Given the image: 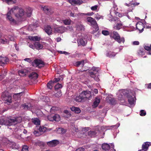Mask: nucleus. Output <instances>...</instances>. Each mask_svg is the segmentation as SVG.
<instances>
[{
	"label": "nucleus",
	"instance_id": "obj_1",
	"mask_svg": "<svg viewBox=\"0 0 151 151\" xmlns=\"http://www.w3.org/2000/svg\"><path fill=\"white\" fill-rule=\"evenodd\" d=\"M6 14V19L12 25H15L17 24V21L12 17V16L13 14L19 12L15 14V16L19 19L22 20L23 18L24 15V10L22 9H19L17 6H14L11 9L9 10Z\"/></svg>",
	"mask_w": 151,
	"mask_h": 151
},
{
	"label": "nucleus",
	"instance_id": "obj_2",
	"mask_svg": "<svg viewBox=\"0 0 151 151\" xmlns=\"http://www.w3.org/2000/svg\"><path fill=\"white\" fill-rule=\"evenodd\" d=\"M22 120V118L20 117L16 118H8L6 120L1 118L0 119V125L4 124L7 126L14 125L20 122Z\"/></svg>",
	"mask_w": 151,
	"mask_h": 151
},
{
	"label": "nucleus",
	"instance_id": "obj_3",
	"mask_svg": "<svg viewBox=\"0 0 151 151\" xmlns=\"http://www.w3.org/2000/svg\"><path fill=\"white\" fill-rule=\"evenodd\" d=\"M2 99L5 101V103L8 104H9L12 103V96L10 93L6 92H4L2 95Z\"/></svg>",
	"mask_w": 151,
	"mask_h": 151
},
{
	"label": "nucleus",
	"instance_id": "obj_4",
	"mask_svg": "<svg viewBox=\"0 0 151 151\" xmlns=\"http://www.w3.org/2000/svg\"><path fill=\"white\" fill-rule=\"evenodd\" d=\"M111 35L112 36L113 38L119 43H121L122 42L124 43L125 41L124 38L123 37L120 38V36L117 32L114 31L111 34Z\"/></svg>",
	"mask_w": 151,
	"mask_h": 151
},
{
	"label": "nucleus",
	"instance_id": "obj_5",
	"mask_svg": "<svg viewBox=\"0 0 151 151\" xmlns=\"http://www.w3.org/2000/svg\"><path fill=\"white\" fill-rule=\"evenodd\" d=\"M87 20L88 22L89 23V24L95 28L96 31L99 30L97 23L94 19L91 17H88L87 18Z\"/></svg>",
	"mask_w": 151,
	"mask_h": 151
},
{
	"label": "nucleus",
	"instance_id": "obj_6",
	"mask_svg": "<svg viewBox=\"0 0 151 151\" xmlns=\"http://www.w3.org/2000/svg\"><path fill=\"white\" fill-rule=\"evenodd\" d=\"M93 72L90 73V76L91 77L94 78V79L96 81H98L99 79L98 77L99 70H97V68L93 67L92 68Z\"/></svg>",
	"mask_w": 151,
	"mask_h": 151
},
{
	"label": "nucleus",
	"instance_id": "obj_7",
	"mask_svg": "<svg viewBox=\"0 0 151 151\" xmlns=\"http://www.w3.org/2000/svg\"><path fill=\"white\" fill-rule=\"evenodd\" d=\"M114 148V145L112 144H111L110 145L107 143H104L102 145V149L105 150H110V151H116Z\"/></svg>",
	"mask_w": 151,
	"mask_h": 151
},
{
	"label": "nucleus",
	"instance_id": "obj_8",
	"mask_svg": "<svg viewBox=\"0 0 151 151\" xmlns=\"http://www.w3.org/2000/svg\"><path fill=\"white\" fill-rule=\"evenodd\" d=\"M32 63L33 66L38 67V68L43 67L44 65V63L42 61L38 59H35Z\"/></svg>",
	"mask_w": 151,
	"mask_h": 151
},
{
	"label": "nucleus",
	"instance_id": "obj_9",
	"mask_svg": "<svg viewBox=\"0 0 151 151\" xmlns=\"http://www.w3.org/2000/svg\"><path fill=\"white\" fill-rule=\"evenodd\" d=\"M81 94L83 96L84 100H85L86 99H88L91 97V92L88 91H83L81 93Z\"/></svg>",
	"mask_w": 151,
	"mask_h": 151
},
{
	"label": "nucleus",
	"instance_id": "obj_10",
	"mask_svg": "<svg viewBox=\"0 0 151 151\" xmlns=\"http://www.w3.org/2000/svg\"><path fill=\"white\" fill-rule=\"evenodd\" d=\"M66 30V28L63 26L56 27L55 28V32L62 33Z\"/></svg>",
	"mask_w": 151,
	"mask_h": 151
},
{
	"label": "nucleus",
	"instance_id": "obj_11",
	"mask_svg": "<svg viewBox=\"0 0 151 151\" xmlns=\"http://www.w3.org/2000/svg\"><path fill=\"white\" fill-rule=\"evenodd\" d=\"M128 101L129 104L131 106H134L135 103V97H132L130 95H128L127 96Z\"/></svg>",
	"mask_w": 151,
	"mask_h": 151
},
{
	"label": "nucleus",
	"instance_id": "obj_12",
	"mask_svg": "<svg viewBox=\"0 0 151 151\" xmlns=\"http://www.w3.org/2000/svg\"><path fill=\"white\" fill-rule=\"evenodd\" d=\"M68 1L73 5H80L83 3L82 0H68Z\"/></svg>",
	"mask_w": 151,
	"mask_h": 151
},
{
	"label": "nucleus",
	"instance_id": "obj_13",
	"mask_svg": "<svg viewBox=\"0 0 151 151\" xmlns=\"http://www.w3.org/2000/svg\"><path fill=\"white\" fill-rule=\"evenodd\" d=\"M77 42L78 45H82L83 46H84L87 43L86 41L83 40L82 36L78 38Z\"/></svg>",
	"mask_w": 151,
	"mask_h": 151
},
{
	"label": "nucleus",
	"instance_id": "obj_14",
	"mask_svg": "<svg viewBox=\"0 0 151 151\" xmlns=\"http://www.w3.org/2000/svg\"><path fill=\"white\" fill-rule=\"evenodd\" d=\"M58 143V141L56 140H52L47 142V145L50 147L55 146L57 145Z\"/></svg>",
	"mask_w": 151,
	"mask_h": 151
},
{
	"label": "nucleus",
	"instance_id": "obj_15",
	"mask_svg": "<svg viewBox=\"0 0 151 151\" xmlns=\"http://www.w3.org/2000/svg\"><path fill=\"white\" fill-rule=\"evenodd\" d=\"M0 43L3 44H7L9 43V39L7 37L1 36L0 37Z\"/></svg>",
	"mask_w": 151,
	"mask_h": 151
},
{
	"label": "nucleus",
	"instance_id": "obj_16",
	"mask_svg": "<svg viewBox=\"0 0 151 151\" xmlns=\"http://www.w3.org/2000/svg\"><path fill=\"white\" fill-rule=\"evenodd\" d=\"M150 142H146L143 143L142 145V150L147 151L148 149V147L150 145Z\"/></svg>",
	"mask_w": 151,
	"mask_h": 151
},
{
	"label": "nucleus",
	"instance_id": "obj_17",
	"mask_svg": "<svg viewBox=\"0 0 151 151\" xmlns=\"http://www.w3.org/2000/svg\"><path fill=\"white\" fill-rule=\"evenodd\" d=\"M116 53L110 51H107L106 53V55L107 57L110 58H112L115 56Z\"/></svg>",
	"mask_w": 151,
	"mask_h": 151
},
{
	"label": "nucleus",
	"instance_id": "obj_18",
	"mask_svg": "<svg viewBox=\"0 0 151 151\" xmlns=\"http://www.w3.org/2000/svg\"><path fill=\"white\" fill-rule=\"evenodd\" d=\"M45 32L48 35H50L52 34V29L51 27L49 26H47L45 29Z\"/></svg>",
	"mask_w": 151,
	"mask_h": 151
},
{
	"label": "nucleus",
	"instance_id": "obj_19",
	"mask_svg": "<svg viewBox=\"0 0 151 151\" xmlns=\"http://www.w3.org/2000/svg\"><path fill=\"white\" fill-rule=\"evenodd\" d=\"M142 24L141 22H138L137 23L136 25V28L141 32H142L143 30V28Z\"/></svg>",
	"mask_w": 151,
	"mask_h": 151
},
{
	"label": "nucleus",
	"instance_id": "obj_20",
	"mask_svg": "<svg viewBox=\"0 0 151 151\" xmlns=\"http://www.w3.org/2000/svg\"><path fill=\"white\" fill-rule=\"evenodd\" d=\"M100 99L98 97H96L95 99L93 104L92 105L93 107L95 108L97 107L100 103Z\"/></svg>",
	"mask_w": 151,
	"mask_h": 151
},
{
	"label": "nucleus",
	"instance_id": "obj_21",
	"mask_svg": "<svg viewBox=\"0 0 151 151\" xmlns=\"http://www.w3.org/2000/svg\"><path fill=\"white\" fill-rule=\"evenodd\" d=\"M38 77V74L35 72H32L29 76V77L31 79H35Z\"/></svg>",
	"mask_w": 151,
	"mask_h": 151
},
{
	"label": "nucleus",
	"instance_id": "obj_22",
	"mask_svg": "<svg viewBox=\"0 0 151 151\" xmlns=\"http://www.w3.org/2000/svg\"><path fill=\"white\" fill-rule=\"evenodd\" d=\"M71 110L74 112L75 113L78 114L81 112V110L78 107H76L75 106H72L70 108Z\"/></svg>",
	"mask_w": 151,
	"mask_h": 151
},
{
	"label": "nucleus",
	"instance_id": "obj_23",
	"mask_svg": "<svg viewBox=\"0 0 151 151\" xmlns=\"http://www.w3.org/2000/svg\"><path fill=\"white\" fill-rule=\"evenodd\" d=\"M34 45L36 49L38 50L42 49L43 47V45L39 42H35Z\"/></svg>",
	"mask_w": 151,
	"mask_h": 151
},
{
	"label": "nucleus",
	"instance_id": "obj_24",
	"mask_svg": "<svg viewBox=\"0 0 151 151\" xmlns=\"http://www.w3.org/2000/svg\"><path fill=\"white\" fill-rule=\"evenodd\" d=\"M29 39L33 41H39L40 40V37L37 36H30L29 37Z\"/></svg>",
	"mask_w": 151,
	"mask_h": 151
},
{
	"label": "nucleus",
	"instance_id": "obj_25",
	"mask_svg": "<svg viewBox=\"0 0 151 151\" xmlns=\"http://www.w3.org/2000/svg\"><path fill=\"white\" fill-rule=\"evenodd\" d=\"M41 9L43 10L45 12L48 14L50 13V11L51 10L49 7L47 6H42Z\"/></svg>",
	"mask_w": 151,
	"mask_h": 151
},
{
	"label": "nucleus",
	"instance_id": "obj_26",
	"mask_svg": "<svg viewBox=\"0 0 151 151\" xmlns=\"http://www.w3.org/2000/svg\"><path fill=\"white\" fill-rule=\"evenodd\" d=\"M76 27L77 30H84V29L83 26L80 23H78L77 24Z\"/></svg>",
	"mask_w": 151,
	"mask_h": 151
},
{
	"label": "nucleus",
	"instance_id": "obj_27",
	"mask_svg": "<svg viewBox=\"0 0 151 151\" xmlns=\"http://www.w3.org/2000/svg\"><path fill=\"white\" fill-rule=\"evenodd\" d=\"M32 122L35 125H39L40 124V121L37 118H32Z\"/></svg>",
	"mask_w": 151,
	"mask_h": 151
},
{
	"label": "nucleus",
	"instance_id": "obj_28",
	"mask_svg": "<svg viewBox=\"0 0 151 151\" xmlns=\"http://www.w3.org/2000/svg\"><path fill=\"white\" fill-rule=\"evenodd\" d=\"M83 100H84V99L81 93L79 96H76L75 98V100L78 102H81Z\"/></svg>",
	"mask_w": 151,
	"mask_h": 151
},
{
	"label": "nucleus",
	"instance_id": "obj_29",
	"mask_svg": "<svg viewBox=\"0 0 151 151\" xmlns=\"http://www.w3.org/2000/svg\"><path fill=\"white\" fill-rule=\"evenodd\" d=\"M114 12L115 13V14L116 15V16H118L119 17H122L124 16H127L128 17L129 16L127 15L128 13H120L118 12H115V11Z\"/></svg>",
	"mask_w": 151,
	"mask_h": 151
},
{
	"label": "nucleus",
	"instance_id": "obj_30",
	"mask_svg": "<svg viewBox=\"0 0 151 151\" xmlns=\"http://www.w3.org/2000/svg\"><path fill=\"white\" fill-rule=\"evenodd\" d=\"M0 60L2 61V63L4 64L6 63L9 60L8 58L6 57H0Z\"/></svg>",
	"mask_w": 151,
	"mask_h": 151
},
{
	"label": "nucleus",
	"instance_id": "obj_31",
	"mask_svg": "<svg viewBox=\"0 0 151 151\" xmlns=\"http://www.w3.org/2000/svg\"><path fill=\"white\" fill-rule=\"evenodd\" d=\"M27 71L26 70H21L18 71V73L20 76H24L26 75Z\"/></svg>",
	"mask_w": 151,
	"mask_h": 151
},
{
	"label": "nucleus",
	"instance_id": "obj_32",
	"mask_svg": "<svg viewBox=\"0 0 151 151\" xmlns=\"http://www.w3.org/2000/svg\"><path fill=\"white\" fill-rule=\"evenodd\" d=\"M63 22L65 25H69L70 24L72 21L69 19H67L63 20Z\"/></svg>",
	"mask_w": 151,
	"mask_h": 151
},
{
	"label": "nucleus",
	"instance_id": "obj_33",
	"mask_svg": "<svg viewBox=\"0 0 151 151\" xmlns=\"http://www.w3.org/2000/svg\"><path fill=\"white\" fill-rule=\"evenodd\" d=\"M122 24L121 23H117L114 26V28L116 30H119L122 28Z\"/></svg>",
	"mask_w": 151,
	"mask_h": 151
},
{
	"label": "nucleus",
	"instance_id": "obj_34",
	"mask_svg": "<svg viewBox=\"0 0 151 151\" xmlns=\"http://www.w3.org/2000/svg\"><path fill=\"white\" fill-rule=\"evenodd\" d=\"M85 61L84 60L81 61H78L76 63V66H79L80 65H81L82 66H83L85 64Z\"/></svg>",
	"mask_w": 151,
	"mask_h": 151
},
{
	"label": "nucleus",
	"instance_id": "obj_35",
	"mask_svg": "<svg viewBox=\"0 0 151 151\" xmlns=\"http://www.w3.org/2000/svg\"><path fill=\"white\" fill-rule=\"evenodd\" d=\"M22 93V92L19 93H15L14 95H13L14 98L15 100L19 99L20 97V94Z\"/></svg>",
	"mask_w": 151,
	"mask_h": 151
},
{
	"label": "nucleus",
	"instance_id": "obj_36",
	"mask_svg": "<svg viewBox=\"0 0 151 151\" xmlns=\"http://www.w3.org/2000/svg\"><path fill=\"white\" fill-rule=\"evenodd\" d=\"M54 121L58 122L60 119V117L59 115L58 114H55L54 115Z\"/></svg>",
	"mask_w": 151,
	"mask_h": 151
},
{
	"label": "nucleus",
	"instance_id": "obj_37",
	"mask_svg": "<svg viewBox=\"0 0 151 151\" xmlns=\"http://www.w3.org/2000/svg\"><path fill=\"white\" fill-rule=\"evenodd\" d=\"M53 84H54V82H52V81H49L47 83V88H49L50 89H51L53 87Z\"/></svg>",
	"mask_w": 151,
	"mask_h": 151
},
{
	"label": "nucleus",
	"instance_id": "obj_38",
	"mask_svg": "<svg viewBox=\"0 0 151 151\" xmlns=\"http://www.w3.org/2000/svg\"><path fill=\"white\" fill-rule=\"evenodd\" d=\"M111 10L110 11V14L108 15V19L110 21H113L114 20V18L112 16V13H111Z\"/></svg>",
	"mask_w": 151,
	"mask_h": 151
},
{
	"label": "nucleus",
	"instance_id": "obj_39",
	"mask_svg": "<svg viewBox=\"0 0 151 151\" xmlns=\"http://www.w3.org/2000/svg\"><path fill=\"white\" fill-rule=\"evenodd\" d=\"M26 14L27 16L29 17H30L32 14V10L31 9L29 8L27 9L26 10Z\"/></svg>",
	"mask_w": 151,
	"mask_h": 151
},
{
	"label": "nucleus",
	"instance_id": "obj_40",
	"mask_svg": "<svg viewBox=\"0 0 151 151\" xmlns=\"http://www.w3.org/2000/svg\"><path fill=\"white\" fill-rule=\"evenodd\" d=\"M3 1L5 2L8 4H9L11 3L14 4L16 2L17 0H2Z\"/></svg>",
	"mask_w": 151,
	"mask_h": 151
},
{
	"label": "nucleus",
	"instance_id": "obj_41",
	"mask_svg": "<svg viewBox=\"0 0 151 151\" xmlns=\"http://www.w3.org/2000/svg\"><path fill=\"white\" fill-rule=\"evenodd\" d=\"M46 129V128L43 126L40 127L39 129V131L42 132H45Z\"/></svg>",
	"mask_w": 151,
	"mask_h": 151
},
{
	"label": "nucleus",
	"instance_id": "obj_42",
	"mask_svg": "<svg viewBox=\"0 0 151 151\" xmlns=\"http://www.w3.org/2000/svg\"><path fill=\"white\" fill-rule=\"evenodd\" d=\"M137 53L139 55L142 56L145 54V52L143 49H140L138 50Z\"/></svg>",
	"mask_w": 151,
	"mask_h": 151
},
{
	"label": "nucleus",
	"instance_id": "obj_43",
	"mask_svg": "<svg viewBox=\"0 0 151 151\" xmlns=\"http://www.w3.org/2000/svg\"><path fill=\"white\" fill-rule=\"evenodd\" d=\"M63 86L61 84L58 83L55 86V90L61 88Z\"/></svg>",
	"mask_w": 151,
	"mask_h": 151
},
{
	"label": "nucleus",
	"instance_id": "obj_44",
	"mask_svg": "<svg viewBox=\"0 0 151 151\" xmlns=\"http://www.w3.org/2000/svg\"><path fill=\"white\" fill-rule=\"evenodd\" d=\"M96 133H97L95 132L91 131L88 132V135L92 137H94L96 135Z\"/></svg>",
	"mask_w": 151,
	"mask_h": 151
},
{
	"label": "nucleus",
	"instance_id": "obj_45",
	"mask_svg": "<svg viewBox=\"0 0 151 151\" xmlns=\"http://www.w3.org/2000/svg\"><path fill=\"white\" fill-rule=\"evenodd\" d=\"M48 119L51 121H54V115H52L48 116L47 117Z\"/></svg>",
	"mask_w": 151,
	"mask_h": 151
},
{
	"label": "nucleus",
	"instance_id": "obj_46",
	"mask_svg": "<svg viewBox=\"0 0 151 151\" xmlns=\"http://www.w3.org/2000/svg\"><path fill=\"white\" fill-rule=\"evenodd\" d=\"M102 34L104 35H109V32L105 30H103L102 31Z\"/></svg>",
	"mask_w": 151,
	"mask_h": 151
},
{
	"label": "nucleus",
	"instance_id": "obj_47",
	"mask_svg": "<svg viewBox=\"0 0 151 151\" xmlns=\"http://www.w3.org/2000/svg\"><path fill=\"white\" fill-rule=\"evenodd\" d=\"M146 114V112L143 110H142L140 111V115L141 116H145Z\"/></svg>",
	"mask_w": 151,
	"mask_h": 151
},
{
	"label": "nucleus",
	"instance_id": "obj_48",
	"mask_svg": "<svg viewBox=\"0 0 151 151\" xmlns=\"http://www.w3.org/2000/svg\"><path fill=\"white\" fill-rule=\"evenodd\" d=\"M144 48L145 50L149 51L151 48V44L150 45V46L145 45L144 46Z\"/></svg>",
	"mask_w": 151,
	"mask_h": 151
},
{
	"label": "nucleus",
	"instance_id": "obj_49",
	"mask_svg": "<svg viewBox=\"0 0 151 151\" xmlns=\"http://www.w3.org/2000/svg\"><path fill=\"white\" fill-rule=\"evenodd\" d=\"M62 95L61 92V91H58L55 94V96L56 97H60Z\"/></svg>",
	"mask_w": 151,
	"mask_h": 151
},
{
	"label": "nucleus",
	"instance_id": "obj_50",
	"mask_svg": "<svg viewBox=\"0 0 151 151\" xmlns=\"http://www.w3.org/2000/svg\"><path fill=\"white\" fill-rule=\"evenodd\" d=\"M21 151H29L28 147L26 145L23 146Z\"/></svg>",
	"mask_w": 151,
	"mask_h": 151
},
{
	"label": "nucleus",
	"instance_id": "obj_51",
	"mask_svg": "<svg viewBox=\"0 0 151 151\" xmlns=\"http://www.w3.org/2000/svg\"><path fill=\"white\" fill-rule=\"evenodd\" d=\"M102 17L100 15H99L98 14H97L95 15L94 18H95L97 20H99V19L101 18Z\"/></svg>",
	"mask_w": 151,
	"mask_h": 151
},
{
	"label": "nucleus",
	"instance_id": "obj_52",
	"mask_svg": "<svg viewBox=\"0 0 151 151\" xmlns=\"http://www.w3.org/2000/svg\"><path fill=\"white\" fill-rule=\"evenodd\" d=\"M98 7V6L97 5H95L93 6H92L91 8V9L93 11H95L97 9Z\"/></svg>",
	"mask_w": 151,
	"mask_h": 151
},
{
	"label": "nucleus",
	"instance_id": "obj_53",
	"mask_svg": "<svg viewBox=\"0 0 151 151\" xmlns=\"http://www.w3.org/2000/svg\"><path fill=\"white\" fill-rule=\"evenodd\" d=\"M66 28V30H69L71 31H73V29L72 26H68L67 27V28Z\"/></svg>",
	"mask_w": 151,
	"mask_h": 151
},
{
	"label": "nucleus",
	"instance_id": "obj_54",
	"mask_svg": "<svg viewBox=\"0 0 151 151\" xmlns=\"http://www.w3.org/2000/svg\"><path fill=\"white\" fill-rule=\"evenodd\" d=\"M24 60L29 63H30L32 61V60L30 58H26L24 59Z\"/></svg>",
	"mask_w": 151,
	"mask_h": 151
},
{
	"label": "nucleus",
	"instance_id": "obj_55",
	"mask_svg": "<svg viewBox=\"0 0 151 151\" xmlns=\"http://www.w3.org/2000/svg\"><path fill=\"white\" fill-rule=\"evenodd\" d=\"M84 148L81 147L76 149L75 151H84Z\"/></svg>",
	"mask_w": 151,
	"mask_h": 151
},
{
	"label": "nucleus",
	"instance_id": "obj_56",
	"mask_svg": "<svg viewBox=\"0 0 151 151\" xmlns=\"http://www.w3.org/2000/svg\"><path fill=\"white\" fill-rule=\"evenodd\" d=\"M64 113L66 114H67L68 115V116H71V114L67 110H65L64 111Z\"/></svg>",
	"mask_w": 151,
	"mask_h": 151
},
{
	"label": "nucleus",
	"instance_id": "obj_57",
	"mask_svg": "<svg viewBox=\"0 0 151 151\" xmlns=\"http://www.w3.org/2000/svg\"><path fill=\"white\" fill-rule=\"evenodd\" d=\"M60 80V79L59 78H56L54 79V80L52 82L54 83H56L59 81Z\"/></svg>",
	"mask_w": 151,
	"mask_h": 151
},
{
	"label": "nucleus",
	"instance_id": "obj_58",
	"mask_svg": "<svg viewBox=\"0 0 151 151\" xmlns=\"http://www.w3.org/2000/svg\"><path fill=\"white\" fill-rule=\"evenodd\" d=\"M133 44L134 45H138L139 44V42L138 41H135L133 42Z\"/></svg>",
	"mask_w": 151,
	"mask_h": 151
},
{
	"label": "nucleus",
	"instance_id": "obj_59",
	"mask_svg": "<svg viewBox=\"0 0 151 151\" xmlns=\"http://www.w3.org/2000/svg\"><path fill=\"white\" fill-rule=\"evenodd\" d=\"M34 134L36 136H38L40 135L38 131H35L34 132Z\"/></svg>",
	"mask_w": 151,
	"mask_h": 151
},
{
	"label": "nucleus",
	"instance_id": "obj_60",
	"mask_svg": "<svg viewBox=\"0 0 151 151\" xmlns=\"http://www.w3.org/2000/svg\"><path fill=\"white\" fill-rule=\"evenodd\" d=\"M24 109H29L30 107L28 106L27 105L25 104L24 106Z\"/></svg>",
	"mask_w": 151,
	"mask_h": 151
},
{
	"label": "nucleus",
	"instance_id": "obj_61",
	"mask_svg": "<svg viewBox=\"0 0 151 151\" xmlns=\"http://www.w3.org/2000/svg\"><path fill=\"white\" fill-rule=\"evenodd\" d=\"M120 125L119 124L117 123L116 125L111 126V127H114L115 128H117L119 127Z\"/></svg>",
	"mask_w": 151,
	"mask_h": 151
},
{
	"label": "nucleus",
	"instance_id": "obj_62",
	"mask_svg": "<svg viewBox=\"0 0 151 151\" xmlns=\"http://www.w3.org/2000/svg\"><path fill=\"white\" fill-rule=\"evenodd\" d=\"M57 108V107H52L50 109V111L52 112V110H56Z\"/></svg>",
	"mask_w": 151,
	"mask_h": 151
},
{
	"label": "nucleus",
	"instance_id": "obj_63",
	"mask_svg": "<svg viewBox=\"0 0 151 151\" xmlns=\"http://www.w3.org/2000/svg\"><path fill=\"white\" fill-rule=\"evenodd\" d=\"M6 70H4L2 71V75L4 77L6 76Z\"/></svg>",
	"mask_w": 151,
	"mask_h": 151
},
{
	"label": "nucleus",
	"instance_id": "obj_64",
	"mask_svg": "<svg viewBox=\"0 0 151 151\" xmlns=\"http://www.w3.org/2000/svg\"><path fill=\"white\" fill-rule=\"evenodd\" d=\"M29 46L31 48L34 49L35 47V45L32 44H29Z\"/></svg>",
	"mask_w": 151,
	"mask_h": 151
}]
</instances>
